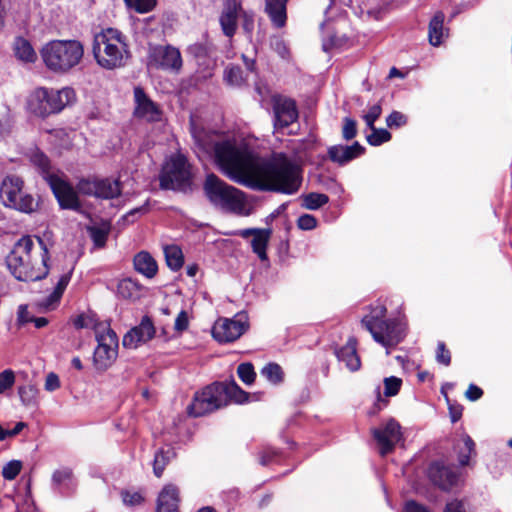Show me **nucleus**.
Here are the masks:
<instances>
[{"label": "nucleus", "instance_id": "f257e3e1", "mask_svg": "<svg viewBox=\"0 0 512 512\" xmlns=\"http://www.w3.org/2000/svg\"><path fill=\"white\" fill-rule=\"evenodd\" d=\"M195 145L207 154L214 153L223 172L234 182L260 191L293 194L301 185L299 167L284 155L271 160L255 156L247 145L232 141L216 143L206 131L192 128Z\"/></svg>", "mask_w": 512, "mask_h": 512}, {"label": "nucleus", "instance_id": "f03ea898", "mask_svg": "<svg viewBox=\"0 0 512 512\" xmlns=\"http://www.w3.org/2000/svg\"><path fill=\"white\" fill-rule=\"evenodd\" d=\"M49 249L40 237L23 236L7 257V266L19 281H37L47 276Z\"/></svg>", "mask_w": 512, "mask_h": 512}, {"label": "nucleus", "instance_id": "7ed1b4c3", "mask_svg": "<svg viewBox=\"0 0 512 512\" xmlns=\"http://www.w3.org/2000/svg\"><path fill=\"white\" fill-rule=\"evenodd\" d=\"M92 53L96 63L106 70L124 67L131 57L125 35L115 28H105L94 34Z\"/></svg>", "mask_w": 512, "mask_h": 512}, {"label": "nucleus", "instance_id": "20e7f679", "mask_svg": "<svg viewBox=\"0 0 512 512\" xmlns=\"http://www.w3.org/2000/svg\"><path fill=\"white\" fill-rule=\"evenodd\" d=\"M204 192L210 203L224 212L249 216L253 211V206L243 191L227 184L213 174L207 176Z\"/></svg>", "mask_w": 512, "mask_h": 512}, {"label": "nucleus", "instance_id": "39448f33", "mask_svg": "<svg viewBox=\"0 0 512 512\" xmlns=\"http://www.w3.org/2000/svg\"><path fill=\"white\" fill-rule=\"evenodd\" d=\"M40 55L48 70L65 74L81 63L84 45L76 39L52 40L42 47Z\"/></svg>", "mask_w": 512, "mask_h": 512}, {"label": "nucleus", "instance_id": "423d86ee", "mask_svg": "<svg viewBox=\"0 0 512 512\" xmlns=\"http://www.w3.org/2000/svg\"><path fill=\"white\" fill-rule=\"evenodd\" d=\"M76 101V93L71 87L53 89L39 87L27 98V109L35 116L45 118L60 113L66 106Z\"/></svg>", "mask_w": 512, "mask_h": 512}, {"label": "nucleus", "instance_id": "0eeeda50", "mask_svg": "<svg viewBox=\"0 0 512 512\" xmlns=\"http://www.w3.org/2000/svg\"><path fill=\"white\" fill-rule=\"evenodd\" d=\"M192 176V169L186 157L176 153L163 165L160 186L163 189L186 190L191 185Z\"/></svg>", "mask_w": 512, "mask_h": 512}, {"label": "nucleus", "instance_id": "6e6552de", "mask_svg": "<svg viewBox=\"0 0 512 512\" xmlns=\"http://www.w3.org/2000/svg\"><path fill=\"white\" fill-rule=\"evenodd\" d=\"M98 345L94 351V364L99 370L109 368L117 358L118 337L108 323H98L94 327Z\"/></svg>", "mask_w": 512, "mask_h": 512}, {"label": "nucleus", "instance_id": "1a4fd4ad", "mask_svg": "<svg viewBox=\"0 0 512 512\" xmlns=\"http://www.w3.org/2000/svg\"><path fill=\"white\" fill-rule=\"evenodd\" d=\"M0 200L4 206L24 213H31L38 206L33 196L23 191V181L16 176H8L2 181Z\"/></svg>", "mask_w": 512, "mask_h": 512}, {"label": "nucleus", "instance_id": "9d476101", "mask_svg": "<svg viewBox=\"0 0 512 512\" xmlns=\"http://www.w3.org/2000/svg\"><path fill=\"white\" fill-rule=\"evenodd\" d=\"M225 406L224 384L214 383L197 392L188 406L189 415L200 417Z\"/></svg>", "mask_w": 512, "mask_h": 512}, {"label": "nucleus", "instance_id": "9b49d317", "mask_svg": "<svg viewBox=\"0 0 512 512\" xmlns=\"http://www.w3.org/2000/svg\"><path fill=\"white\" fill-rule=\"evenodd\" d=\"M369 332L377 343L386 348V354L389 355L390 350L404 339L405 324L398 319H388L380 327L369 325Z\"/></svg>", "mask_w": 512, "mask_h": 512}, {"label": "nucleus", "instance_id": "f8f14e48", "mask_svg": "<svg viewBox=\"0 0 512 512\" xmlns=\"http://www.w3.org/2000/svg\"><path fill=\"white\" fill-rule=\"evenodd\" d=\"M248 328V322L243 315H237L235 318H219L212 327V336L219 343L234 342Z\"/></svg>", "mask_w": 512, "mask_h": 512}, {"label": "nucleus", "instance_id": "ddd939ff", "mask_svg": "<svg viewBox=\"0 0 512 512\" xmlns=\"http://www.w3.org/2000/svg\"><path fill=\"white\" fill-rule=\"evenodd\" d=\"M46 181L63 209L78 210L81 205L78 194L63 173L47 174Z\"/></svg>", "mask_w": 512, "mask_h": 512}, {"label": "nucleus", "instance_id": "4468645a", "mask_svg": "<svg viewBox=\"0 0 512 512\" xmlns=\"http://www.w3.org/2000/svg\"><path fill=\"white\" fill-rule=\"evenodd\" d=\"M271 103L275 129H284L297 121L298 109L293 99L276 94L272 96Z\"/></svg>", "mask_w": 512, "mask_h": 512}, {"label": "nucleus", "instance_id": "2eb2a0df", "mask_svg": "<svg viewBox=\"0 0 512 512\" xmlns=\"http://www.w3.org/2000/svg\"><path fill=\"white\" fill-rule=\"evenodd\" d=\"M372 433L383 456L392 452L395 445L402 439L401 426L394 419H389L379 428L373 429Z\"/></svg>", "mask_w": 512, "mask_h": 512}, {"label": "nucleus", "instance_id": "dca6fc26", "mask_svg": "<svg viewBox=\"0 0 512 512\" xmlns=\"http://www.w3.org/2000/svg\"><path fill=\"white\" fill-rule=\"evenodd\" d=\"M149 63L164 70L179 71L182 58L180 51L172 46H156L150 50Z\"/></svg>", "mask_w": 512, "mask_h": 512}, {"label": "nucleus", "instance_id": "f3484780", "mask_svg": "<svg viewBox=\"0 0 512 512\" xmlns=\"http://www.w3.org/2000/svg\"><path fill=\"white\" fill-rule=\"evenodd\" d=\"M134 116L148 122L161 120L162 111L159 105L153 102L141 87L134 88Z\"/></svg>", "mask_w": 512, "mask_h": 512}, {"label": "nucleus", "instance_id": "a211bd4d", "mask_svg": "<svg viewBox=\"0 0 512 512\" xmlns=\"http://www.w3.org/2000/svg\"><path fill=\"white\" fill-rule=\"evenodd\" d=\"M78 189L81 193L99 198L111 199L120 195V184L117 180L103 179L95 182L83 180Z\"/></svg>", "mask_w": 512, "mask_h": 512}, {"label": "nucleus", "instance_id": "6ab92c4d", "mask_svg": "<svg viewBox=\"0 0 512 512\" xmlns=\"http://www.w3.org/2000/svg\"><path fill=\"white\" fill-rule=\"evenodd\" d=\"M155 327L150 317L144 316L138 326L133 327L123 337L126 348L135 349L151 340L155 335Z\"/></svg>", "mask_w": 512, "mask_h": 512}, {"label": "nucleus", "instance_id": "aec40b11", "mask_svg": "<svg viewBox=\"0 0 512 512\" xmlns=\"http://www.w3.org/2000/svg\"><path fill=\"white\" fill-rule=\"evenodd\" d=\"M431 481L443 490H449L458 482L459 474L456 469L443 463L435 462L429 467Z\"/></svg>", "mask_w": 512, "mask_h": 512}, {"label": "nucleus", "instance_id": "412c9836", "mask_svg": "<svg viewBox=\"0 0 512 512\" xmlns=\"http://www.w3.org/2000/svg\"><path fill=\"white\" fill-rule=\"evenodd\" d=\"M241 6L236 0H229L224 6L223 12L220 16V25L223 33L227 37H232L237 29L238 13Z\"/></svg>", "mask_w": 512, "mask_h": 512}, {"label": "nucleus", "instance_id": "4be33fe9", "mask_svg": "<svg viewBox=\"0 0 512 512\" xmlns=\"http://www.w3.org/2000/svg\"><path fill=\"white\" fill-rule=\"evenodd\" d=\"M336 356L351 372L360 369L361 361L357 354V340L355 338H349L343 347L336 350Z\"/></svg>", "mask_w": 512, "mask_h": 512}, {"label": "nucleus", "instance_id": "5701e85b", "mask_svg": "<svg viewBox=\"0 0 512 512\" xmlns=\"http://www.w3.org/2000/svg\"><path fill=\"white\" fill-rule=\"evenodd\" d=\"M363 151L364 148L358 142H355L351 146H332L328 149V155L333 162L342 165L360 156Z\"/></svg>", "mask_w": 512, "mask_h": 512}, {"label": "nucleus", "instance_id": "b1692460", "mask_svg": "<svg viewBox=\"0 0 512 512\" xmlns=\"http://www.w3.org/2000/svg\"><path fill=\"white\" fill-rule=\"evenodd\" d=\"M287 2L288 0H265V11L268 14L272 24L277 28H282L286 24Z\"/></svg>", "mask_w": 512, "mask_h": 512}, {"label": "nucleus", "instance_id": "393cba45", "mask_svg": "<svg viewBox=\"0 0 512 512\" xmlns=\"http://www.w3.org/2000/svg\"><path fill=\"white\" fill-rule=\"evenodd\" d=\"M134 267L137 272L147 278H153L158 271L155 259L146 251H141L135 255Z\"/></svg>", "mask_w": 512, "mask_h": 512}, {"label": "nucleus", "instance_id": "a878e982", "mask_svg": "<svg viewBox=\"0 0 512 512\" xmlns=\"http://www.w3.org/2000/svg\"><path fill=\"white\" fill-rule=\"evenodd\" d=\"M143 290V286L131 278L121 280L117 286L119 296L133 301L142 297Z\"/></svg>", "mask_w": 512, "mask_h": 512}, {"label": "nucleus", "instance_id": "bb28decb", "mask_svg": "<svg viewBox=\"0 0 512 512\" xmlns=\"http://www.w3.org/2000/svg\"><path fill=\"white\" fill-rule=\"evenodd\" d=\"M445 35L444 14L442 12H437L429 23L428 37L430 44L433 46H439Z\"/></svg>", "mask_w": 512, "mask_h": 512}, {"label": "nucleus", "instance_id": "cd10ccee", "mask_svg": "<svg viewBox=\"0 0 512 512\" xmlns=\"http://www.w3.org/2000/svg\"><path fill=\"white\" fill-rule=\"evenodd\" d=\"M179 491L174 485H166L159 493L157 508L178 509Z\"/></svg>", "mask_w": 512, "mask_h": 512}, {"label": "nucleus", "instance_id": "c85d7f7f", "mask_svg": "<svg viewBox=\"0 0 512 512\" xmlns=\"http://www.w3.org/2000/svg\"><path fill=\"white\" fill-rule=\"evenodd\" d=\"M15 56L23 62H34L37 55L28 40L18 37L14 42Z\"/></svg>", "mask_w": 512, "mask_h": 512}, {"label": "nucleus", "instance_id": "c756f323", "mask_svg": "<svg viewBox=\"0 0 512 512\" xmlns=\"http://www.w3.org/2000/svg\"><path fill=\"white\" fill-rule=\"evenodd\" d=\"M164 254L167 266L178 271L184 264V256L181 248L177 245H167L164 247Z\"/></svg>", "mask_w": 512, "mask_h": 512}, {"label": "nucleus", "instance_id": "7c9ffc66", "mask_svg": "<svg viewBox=\"0 0 512 512\" xmlns=\"http://www.w3.org/2000/svg\"><path fill=\"white\" fill-rule=\"evenodd\" d=\"M459 463L464 466L469 463L470 457L475 453V443L470 436L464 434L456 445Z\"/></svg>", "mask_w": 512, "mask_h": 512}, {"label": "nucleus", "instance_id": "2f4dec72", "mask_svg": "<svg viewBox=\"0 0 512 512\" xmlns=\"http://www.w3.org/2000/svg\"><path fill=\"white\" fill-rule=\"evenodd\" d=\"M271 236V230L261 229L251 241L252 250L261 260L267 259L266 248Z\"/></svg>", "mask_w": 512, "mask_h": 512}, {"label": "nucleus", "instance_id": "473e14b6", "mask_svg": "<svg viewBox=\"0 0 512 512\" xmlns=\"http://www.w3.org/2000/svg\"><path fill=\"white\" fill-rule=\"evenodd\" d=\"M69 281H70V273L63 274L59 278L53 292L49 295L47 300L41 304L46 310L53 308L54 305L59 302Z\"/></svg>", "mask_w": 512, "mask_h": 512}, {"label": "nucleus", "instance_id": "72a5a7b5", "mask_svg": "<svg viewBox=\"0 0 512 512\" xmlns=\"http://www.w3.org/2000/svg\"><path fill=\"white\" fill-rule=\"evenodd\" d=\"M387 309L384 305L379 304L372 308L371 312L363 317L361 323L365 327L366 330L369 331V325H373L375 327H380L383 323L388 320L384 319L386 316Z\"/></svg>", "mask_w": 512, "mask_h": 512}, {"label": "nucleus", "instance_id": "f704fd0d", "mask_svg": "<svg viewBox=\"0 0 512 512\" xmlns=\"http://www.w3.org/2000/svg\"><path fill=\"white\" fill-rule=\"evenodd\" d=\"M174 456L175 454L170 448L167 450L161 449L156 452L153 462V471L156 477L160 478L162 476L166 465Z\"/></svg>", "mask_w": 512, "mask_h": 512}, {"label": "nucleus", "instance_id": "c9c22d12", "mask_svg": "<svg viewBox=\"0 0 512 512\" xmlns=\"http://www.w3.org/2000/svg\"><path fill=\"white\" fill-rule=\"evenodd\" d=\"M261 375L274 385L283 382L284 373L280 365L276 363H268L261 369Z\"/></svg>", "mask_w": 512, "mask_h": 512}, {"label": "nucleus", "instance_id": "e433bc0d", "mask_svg": "<svg viewBox=\"0 0 512 512\" xmlns=\"http://www.w3.org/2000/svg\"><path fill=\"white\" fill-rule=\"evenodd\" d=\"M225 405L227 399H231L236 403L242 404L248 400V393L242 390L235 382L224 385Z\"/></svg>", "mask_w": 512, "mask_h": 512}, {"label": "nucleus", "instance_id": "4c0bfd02", "mask_svg": "<svg viewBox=\"0 0 512 512\" xmlns=\"http://www.w3.org/2000/svg\"><path fill=\"white\" fill-rule=\"evenodd\" d=\"M302 199V206L309 210L319 209L329 201L328 196L322 193H309L304 195Z\"/></svg>", "mask_w": 512, "mask_h": 512}, {"label": "nucleus", "instance_id": "58836bf2", "mask_svg": "<svg viewBox=\"0 0 512 512\" xmlns=\"http://www.w3.org/2000/svg\"><path fill=\"white\" fill-rule=\"evenodd\" d=\"M224 79L231 86H240L244 82L243 72L238 66H228L224 71Z\"/></svg>", "mask_w": 512, "mask_h": 512}, {"label": "nucleus", "instance_id": "ea45409f", "mask_svg": "<svg viewBox=\"0 0 512 512\" xmlns=\"http://www.w3.org/2000/svg\"><path fill=\"white\" fill-rule=\"evenodd\" d=\"M90 237L94 243V245L98 248H102L105 246L108 234H109V228L102 226V227H90L89 228Z\"/></svg>", "mask_w": 512, "mask_h": 512}, {"label": "nucleus", "instance_id": "a19ab883", "mask_svg": "<svg viewBox=\"0 0 512 512\" xmlns=\"http://www.w3.org/2000/svg\"><path fill=\"white\" fill-rule=\"evenodd\" d=\"M370 129L372 133L367 136L370 145L379 146L391 139V134L386 129H376L374 126Z\"/></svg>", "mask_w": 512, "mask_h": 512}, {"label": "nucleus", "instance_id": "79ce46f5", "mask_svg": "<svg viewBox=\"0 0 512 512\" xmlns=\"http://www.w3.org/2000/svg\"><path fill=\"white\" fill-rule=\"evenodd\" d=\"M126 5L138 13H148L154 9L157 0H124Z\"/></svg>", "mask_w": 512, "mask_h": 512}, {"label": "nucleus", "instance_id": "37998d69", "mask_svg": "<svg viewBox=\"0 0 512 512\" xmlns=\"http://www.w3.org/2000/svg\"><path fill=\"white\" fill-rule=\"evenodd\" d=\"M239 378L247 385H251L256 378L254 367L251 363H242L237 368Z\"/></svg>", "mask_w": 512, "mask_h": 512}, {"label": "nucleus", "instance_id": "c03bdc74", "mask_svg": "<svg viewBox=\"0 0 512 512\" xmlns=\"http://www.w3.org/2000/svg\"><path fill=\"white\" fill-rule=\"evenodd\" d=\"M402 385L400 378L391 376L384 379V394L387 397H392L398 394Z\"/></svg>", "mask_w": 512, "mask_h": 512}, {"label": "nucleus", "instance_id": "a18cd8bd", "mask_svg": "<svg viewBox=\"0 0 512 512\" xmlns=\"http://www.w3.org/2000/svg\"><path fill=\"white\" fill-rule=\"evenodd\" d=\"M31 161L40 168L41 173L43 174L44 179L46 180L47 174H59V172H50L49 170V160L48 158L40 152H36L32 155Z\"/></svg>", "mask_w": 512, "mask_h": 512}, {"label": "nucleus", "instance_id": "49530a36", "mask_svg": "<svg viewBox=\"0 0 512 512\" xmlns=\"http://www.w3.org/2000/svg\"><path fill=\"white\" fill-rule=\"evenodd\" d=\"M22 469V463L18 460L8 462L2 470V476L6 480H13L17 477Z\"/></svg>", "mask_w": 512, "mask_h": 512}, {"label": "nucleus", "instance_id": "de8ad7c7", "mask_svg": "<svg viewBox=\"0 0 512 512\" xmlns=\"http://www.w3.org/2000/svg\"><path fill=\"white\" fill-rule=\"evenodd\" d=\"M122 501L127 506H138L142 504L143 497L137 491L124 490L121 492Z\"/></svg>", "mask_w": 512, "mask_h": 512}, {"label": "nucleus", "instance_id": "09e8293b", "mask_svg": "<svg viewBox=\"0 0 512 512\" xmlns=\"http://www.w3.org/2000/svg\"><path fill=\"white\" fill-rule=\"evenodd\" d=\"M15 382V374L7 369L0 373V394L11 388Z\"/></svg>", "mask_w": 512, "mask_h": 512}, {"label": "nucleus", "instance_id": "8fccbe9b", "mask_svg": "<svg viewBox=\"0 0 512 512\" xmlns=\"http://www.w3.org/2000/svg\"><path fill=\"white\" fill-rule=\"evenodd\" d=\"M72 478V470L69 468H61L54 471L52 475V482L56 486H59Z\"/></svg>", "mask_w": 512, "mask_h": 512}, {"label": "nucleus", "instance_id": "3c124183", "mask_svg": "<svg viewBox=\"0 0 512 512\" xmlns=\"http://www.w3.org/2000/svg\"><path fill=\"white\" fill-rule=\"evenodd\" d=\"M436 360L438 363L449 366L451 362V355L443 342H439L436 350Z\"/></svg>", "mask_w": 512, "mask_h": 512}, {"label": "nucleus", "instance_id": "603ef678", "mask_svg": "<svg viewBox=\"0 0 512 512\" xmlns=\"http://www.w3.org/2000/svg\"><path fill=\"white\" fill-rule=\"evenodd\" d=\"M382 108L379 104L372 105L368 112L363 116L364 121L366 122L369 128H373L374 122L381 115Z\"/></svg>", "mask_w": 512, "mask_h": 512}, {"label": "nucleus", "instance_id": "864d4df0", "mask_svg": "<svg viewBox=\"0 0 512 512\" xmlns=\"http://www.w3.org/2000/svg\"><path fill=\"white\" fill-rule=\"evenodd\" d=\"M357 134L356 122L351 118L344 119L342 136L345 140L353 139Z\"/></svg>", "mask_w": 512, "mask_h": 512}, {"label": "nucleus", "instance_id": "5fc2aeb1", "mask_svg": "<svg viewBox=\"0 0 512 512\" xmlns=\"http://www.w3.org/2000/svg\"><path fill=\"white\" fill-rule=\"evenodd\" d=\"M297 225L301 230H312L317 226V219L310 214H303L298 218Z\"/></svg>", "mask_w": 512, "mask_h": 512}, {"label": "nucleus", "instance_id": "6e6d98bb", "mask_svg": "<svg viewBox=\"0 0 512 512\" xmlns=\"http://www.w3.org/2000/svg\"><path fill=\"white\" fill-rule=\"evenodd\" d=\"M407 122V117L401 112L394 111L392 112L386 119V123L388 127H400L405 125Z\"/></svg>", "mask_w": 512, "mask_h": 512}, {"label": "nucleus", "instance_id": "4d7b16f0", "mask_svg": "<svg viewBox=\"0 0 512 512\" xmlns=\"http://www.w3.org/2000/svg\"><path fill=\"white\" fill-rule=\"evenodd\" d=\"M189 325V318L186 311L182 310L178 313L175 323H174V329L178 332H183L188 328Z\"/></svg>", "mask_w": 512, "mask_h": 512}, {"label": "nucleus", "instance_id": "13d9d810", "mask_svg": "<svg viewBox=\"0 0 512 512\" xmlns=\"http://www.w3.org/2000/svg\"><path fill=\"white\" fill-rule=\"evenodd\" d=\"M33 316L30 315L27 305H20L17 311V323L19 325H25L31 322Z\"/></svg>", "mask_w": 512, "mask_h": 512}, {"label": "nucleus", "instance_id": "bf43d9fd", "mask_svg": "<svg viewBox=\"0 0 512 512\" xmlns=\"http://www.w3.org/2000/svg\"><path fill=\"white\" fill-rule=\"evenodd\" d=\"M60 388V380L57 374L51 372L46 376L45 389L49 392Z\"/></svg>", "mask_w": 512, "mask_h": 512}, {"label": "nucleus", "instance_id": "052dcab7", "mask_svg": "<svg viewBox=\"0 0 512 512\" xmlns=\"http://www.w3.org/2000/svg\"><path fill=\"white\" fill-rule=\"evenodd\" d=\"M465 395L469 400L476 401L482 397L483 391L478 386L470 384Z\"/></svg>", "mask_w": 512, "mask_h": 512}, {"label": "nucleus", "instance_id": "680f3d73", "mask_svg": "<svg viewBox=\"0 0 512 512\" xmlns=\"http://www.w3.org/2000/svg\"><path fill=\"white\" fill-rule=\"evenodd\" d=\"M444 512H468L465 504L459 500H453L447 503Z\"/></svg>", "mask_w": 512, "mask_h": 512}, {"label": "nucleus", "instance_id": "e2e57ef3", "mask_svg": "<svg viewBox=\"0 0 512 512\" xmlns=\"http://www.w3.org/2000/svg\"><path fill=\"white\" fill-rule=\"evenodd\" d=\"M271 46L274 50H276L282 57H285L288 53L287 47L282 39L280 38H273L271 39Z\"/></svg>", "mask_w": 512, "mask_h": 512}, {"label": "nucleus", "instance_id": "0e129e2a", "mask_svg": "<svg viewBox=\"0 0 512 512\" xmlns=\"http://www.w3.org/2000/svg\"><path fill=\"white\" fill-rule=\"evenodd\" d=\"M405 512H428L423 506L411 501L406 504Z\"/></svg>", "mask_w": 512, "mask_h": 512}, {"label": "nucleus", "instance_id": "69168bd1", "mask_svg": "<svg viewBox=\"0 0 512 512\" xmlns=\"http://www.w3.org/2000/svg\"><path fill=\"white\" fill-rule=\"evenodd\" d=\"M261 229L257 228H248L244 230H240L237 234L241 236L242 238H248L249 236H255L257 232H259Z\"/></svg>", "mask_w": 512, "mask_h": 512}, {"label": "nucleus", "instance_id": "338daca9", "mask_svg": "<svg viewBox=\"0 0 512 512\" xmlns=\"http://www.w3.org/2000/svg\"><path fill=\"white\" fill-rule=\"evenodd\" d=\"M31 322L34 323L36 328H43L48 324V319L45 317H33Z\"/></svg>", "mask_w": 512, "mask_h": 512}, {"label": "nucleus", "instance_id": "774afa93", "mask_svg": "<svg viewBox=\"0 0 512 512\" xmlns=\"http://www.w3.org/2000/svg\"><path fill=\"white\" fill-rule=\"evenodd\" d=\"M450 415L452 422H457L461 418L462 409L450 407Z\"/></svg>", "mask_w": 512, "mask_h": 512}]
</instances>
